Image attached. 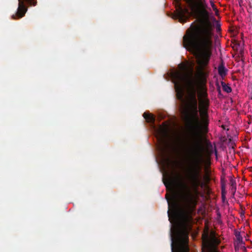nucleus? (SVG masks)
Segmentation results:
<instances>
[{"instance_id":"f257e3e1","label":"nucleus","mask_w":252,"mask_h":252,"mask_svg":"<svg viewBox=\"0 0 252 252\" xmlns=\"http://www.w3.org/2000/svg\"><path fill=\"white\" fill-rule=\"evenodd\" d=\"M179 99H182V87L186 83L187 109L185 121L189 141L184 147L187 163V175L189 184L180 181L181 192L180 202L175 197L166 198L168 202V217L173 224L177 222L181 229L171 228L170 232L171 252H189V236L187 229L192 221L191 214L197 204L194 195L199 194L198 188H202V163L203 148L201 144L202 126L198 114V100L201 95L205 96L206 92H200L201 86L196 79H172Z\"/></svg>"},{"instance_id":"f03ea898","label":"nucleus","mask_w":252,"mask_h":252,"mask_svg":"<svg viewBox=\"0 0 252 252\" xmlns=\"http://www.w3.org/2000/svg\"><path fill=\"white\" fill-rule=\"evenodd\" d=\"M19 4L17 11L15 15L12 16L13 19H20L23 17L27 11L25 3L30 6H35L37 4L36 0H18Z\"/></svg>"},{"instance_id":"7ed1b4c3","label":"nucleus","mask_w":252,"mask_h":252,"mask_svg":"<svg viewBox=\"0 0 252 252\" xmlns=\"http://www.w3.org/2000/svg\"><path fill=\"white\" fill-rule=\"evenodd\" d=\"M220 241L215 235L212 236L209 238L208 235L203 239V247L206 250V252H212L216 250L215 247L219 245Z\"/></svg>"},{"instance_id":"20e7f679","label":"nucleus","mask_w":252,"mask_h":252,"mask_svg":"<svg viewBox=\"0 0 252 252\" xmlns=\"http://www.w3.org/2000/svg\"><path fill=\"white\" fill-rule=\"evenodd\" d=\"M200 105L203 109V111L202 112L203 128L204 130H207V126L209 123L207 114V109L209 106L208 101L205 99H202L200 101Z\"/></svg>"},{"instance_id":"39448f33","label":"nucleus","mask_w":252,"mask_h":252,"mask_svg":"<svg viewBox=\"0 0 252 252\" xmlns=\"http://www.w3.org/2000/svg\"><path fill=\"white\" fill-rule=\"evenodd\" d=\"M157 131L158 136L161 138L163 137L167 131V125L166 122H164L161 125H160L158 128L157 129Z\"/></svg>"},{"instance_id":"423d86ee","label":"nucleus","mask_w":252,"mask_h":252,"mask_svg":"<svg viewBox=\"0 0 252 252\" xmlns=\"http://www.w3.org/2000/svg\"><path fill=\"white\" fill-rule=\"evenodd\" d=\"M227 71V69L225 67L222 62L219 64L218 66V73L221 77H223L226 75Z\"/></svg>"},{"instance_id":"0eeeda50","label":"nucleus","mask_w":252,"mask_h":252,"mask_svg":"<svg viewBox=\"0 0 252 252\" xmlns=\"http://www.w3.org/2000/svg\"><path fill=\"white\" fill-rule=\"evenodd\" d=\"M143 116L148 123L154 124L155 118L153 115L147 112H144Z\"/></svg>"},{"instance_id":"6e6552de","label":"nucleus","mask_w":252,"mask_h":252,"mask_svg":"<svg viewBox=\"0 0 252 252\" xmlns=\"http://www.w3.org/2000/svg\"><path fill=\"white\" fill-rule=\"evenodd\" d=\"M223 90L227 93H230L232 91L231 88L227 85L224 82H221Z\"/></svg>"},{"instance_id":"1a4fd4ad","label":"nucleus","mask_w":252,"mask_h":252,"mask_svg":"<svg viewBox=\"0 0 252 252\" xmlns=\"http://www.w3.org/2000/svg\"><path fill=\"white\" fill-rule=\"evenodd\" d=\"M235 236H236L237 241L239 243L242 242L243 238H242V237L241 236L240 232L236 233Z\"/></svg>"},{"instance_id":"9d476101","label":"nucleus","mask_w":252,"mask_h":252,"mask_svg":"<svg viewBox=\"0 0 252 252\" xmlns=\"http://www.w3.org/2000/svg\"><path fill=\"white\" fill-rule=\"evenodd\" d=\"M230 184H231V186H232V189H234V190L235 191L236 189V185L235 181H234L233 180L231 179L230 180Z\"/></svg>"},{"instance_id":"9b49d317","label":"nucleus","mask_w":252,"mask_h":252,"mask_svg":"<svg viewBox=\"0 0 252 252\" xmlns=\"http://www.w3.org/2000/svg\"><path fill=\"white\" fill-rule=\"evenodd\" d=\"M211 6L213 9L214 10H217V9L216 7V5H215V4L213 3V2H211Z\"/></svg>"},{"instance_id":"f8f14e48","label":"nucleus","mask_w":252,"mask_h":252,"mask_svg":"<svg viewBox=\"0 0 252 252\" xmlns=\"http://www.w3.org/2000/svg\"><path fill=\"white\" fill-rule=\"evenodd\" d=\"M205 178L207 181H209V180H210V178H209V176H206V177H205Z\"/></svg>"},{"instance_id":"ddd939ff","label":"nucleus","mask_w":252,"mask_h":252,"mask_svg":"<svg viewBox=\"0 0 252 252\" xmlns=\"http://www.w3.org/2000/svg\"><path fill=\"white\" fill-rule=\"evenodd\" d=\"M164 184L166 187H167V185H168V183H167V182H164Z\"/></svg>"}]
</instances>
